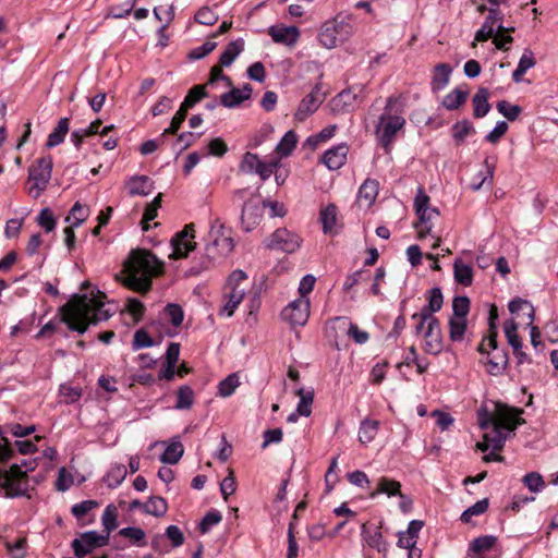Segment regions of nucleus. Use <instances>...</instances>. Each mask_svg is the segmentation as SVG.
Returning <instances> with one entry per match:
<instances>
[{"instance_id":"6e6552de","label":"nucleus","mask_w":558,"mask_h":558,"mask_svg":"<svg viewBox=\"0 0 558 558\" xmlns=\"http://www.w3.org/2000/svg\"><path fill=\"white\" fill-rule=\"evenodd\" d=\"M108 534H98L95 531L84 532L78 538L72 541V548L77 558H84L94 549L108 545Z\"/></svg>"},{"instance_id":"a211bd4d","label":"nucleus","mask_w":558,"mask_h":558,"mask_svg":"<svg viewBox=\"0 0 558 558\" xmlns=\"http://www.w3.org/2000/svg\"><path fill=\"white\" fill-rule=\"evenodd\" d=\"M359 102L357 94L351 88L344 89L336 95L331 101V110L335 113H343L352 111Z\"/></svg>"},{"instance_id":"e2e57ef3","label":"nucleus","mask_w":558,"mask_h":558,"mask_svg":"<svg viewBox=\"0 0 558 558\" xmlns=\"http://www.w3.org/2000/svg\"><path fill=\"white\" fill-rule=\"evenodd\" d=\"M37 223L46 231L50 232L56 228V219L49 208H43L37 216Z\"/></svg>"},{"instance_id":"a18cd8bd","label":"nucleus","mask_w":558,"mask_h":558,"mask_svg":"<svg viewBox=\"0 0 558 558\" xmlns=\"http://www.w3.org/2000/svg\"><path fill=\"white\" fill-rule=\"evenodd\" d=\"M117 517V508L112 505L107 506L102 513L101 521L105 534H108V537L110 536V533L118 527Z\"/></svg>"},{"instance_id":"ea45409f","label":"nucleus","mask_w":558,"mask_h":558,"mask_svg":"<svg viewBox=\"0 0 558 558\" xmlns=\"http://www.w3.org/2000/svg\"><path fill=\"white\" fill-rule=\"evenodd\" d=\"M119 535L129 538L133 544L142 547L146 545L145 531L136 526L123 527L119 531Z\"/></svg>"},{"instance_id":"dca6fc26","label":"nucleus","mask_w":558,"mask_h":558,"mask_svg":"<svg viewBox=\"0 0 558 558\" xmlns=\"http://www.w3.org/2000/svg\"><path fill=\"white\" fill-rule=\"evenodd\" d=\"M425 352L429 354H438L442 350V335L439 319H432L429 326L424 331Z\"/></svg>"},{"instance_id":"7c9ffc66","label":"nucleus","mask_w":558,"mask_h":558,"mask_svg":"<svg viewBox=\"0 0 558 558\" xmlns=\"http://www.w3.org/2000/svg\"><path fill=\"white\" fill-rule=\"evenodd\" d=\"M453 276L454 280L464 287H470L473 282L472 267L463 264L460 259H457L453 264Z\"/></svg>"},{"instance_id":"72a5a7b5","label":"nucleus","mask_w":558,"mask_h":558,"mask_svg":"<svg viewBox=\"0 0 558 558\" xmlns=\"http://www.w3.org/2000/svg\"><path fill=\"white\" fill-rule=\"evenodd\" d=\"M451 132H452V137L456 141V144L459 146L465 141V137L468 135L475 133V128L473 126L472 122H470L469 120H462V121L456 122L452 125Z\"/></svg>"},{"instance_id":"9d476101","label":"nucleus","mask_w":558,"mask_h":558,"mask_svg":"<svg viewBox=\"0 0 558 558\" xmlns=\"http://www.w3.org/2000/svg\"><path fill=\"white\" fill-rule=\"evenodd\" d=\"M281 316L292 326H304L310 317V300L296 299L290 302L282 310Z\"/></svg>"},{"instance_id":"423d86ee","label":"nucleus","mask_w":558,"mask_h":558,"mask_svg":"<svg viewBox=\"0 0 558 558\" xmlns=\"http://www.w3.org/2000/svg\"><path fill=\"white\" fill-rule=\"evenodd\" d=\"M336 17L333 21L326 22L319 34L318 40L326 48H333L339 43L347 40L353 33V27L344 19L341 21Z\"/></svg>"},{"instance_id":"5fc2aeb1","label":"nucleus","mask_w":558,"mask_h":558,"mask_svg":"<svg viewBox=\"0 0 558 558\" xmlns=\"http://www.w3.org/2000/svg\"><path fill=\"white\" fill-rule=\"evenodd\" d=\"M488 505L489 502L487 498L476 501L473 506L463 511L461 514V521L465 523L470 522L473 515H480L484 513L487 510Z\"/></svg>"},{"instance_id":"c03bdc74","label":"nucleus","mask_w":558,"mask_h":558,"mask_svg":"<svg viewBox=\"0 0 558 558\" xmlns=\"http://www.w3.org/2000/svg\"><path fill=\"white\" fill-rule=\"evenodd\" d=\"M320 221L323 223V231L325 233L331 232L337 221V207L333 204H329L326 208L320 211Z\"/></svg>"},{"instance_id":"7ed1b4c3","label":"nucleus","mask_w":558,"mask_h":558,"mask_svg":"<svg viewBox=\"0 0 558 558\" xmlns=\"http://www.w3.org/2000/svg\"><path fill=\"white\" fill-rule=\"evenodd\" d=\"M163 263L145 250H134L129 259L124 263L123 284L140 293L146 294L153 284V278L161 275Z\"/></svg>"},{"instance_id":"603ef678","label":"nucleus","mask_w":558,"mask_h":558,"mask_svg":"<svg viewBox=\"0 0 558 558\" xmlns=\"http://www.w3.org/2000/svg\"><path fill=\"white\" fill-rule=\"evenodd\" d=\"M125 310L133 317V322L136 324L142 319L146 308L140 300L129 298L125 303Z\"/></svg>"},{"instance_id":"58836bf2","label":"nucleus","mask_w":558,"mask_h":558,"mask_svg":"<svg viewBox=\"0 0 558 558\" xmlns=\"http://www.w3.org/2000/svg\"><path fill=\"white\" fill-rule=\"evenodd\" d=\"M497 537L493 535H485L476 537L470 544V550L476 555L489 551L496 544Z\"/></svg>"},{"instance_id":"338daca9","label":"nucleus","mask_w":558,"mask_h":558,"mask_svg":"<svg viewBox=\"0 0 558 558\" xmlns=\"http://www.w3.org/2000/svg\"><path fill=\"white\" fill-rule=\"evenodd\" d=\"M153 344H154V341L145 329H138L135 331L133 342H132L133 350L149 348Z\"/></svg>"},{"instance_id":"a878e982","label":"nucleus","mask_w":558,"mask_h":558,"mask_svg":"<svg viewBox=\"0 0 558 558\" xmlns=\"http://www.w3.org/2000/svg\"><path fill=\"white\" fill-rule=\"evenodd\" d=\"M400 482L390 477L383 476L378 480L377 487L369 494V497L375 498L379 494H386L388 497H393L400 495Z\"/></svg>"},{"instance_id":"0e129e2a","label":"nucleus","mask_w":558,"mask_h":558,"mask_svg":"<svg viewBox=\"0 0 558 558\" xmlns=\"http://www.w3.org/2000/svg\"><path fill=\"white\" fill-rule=\"evenodd\" d=\"M99 506L96 500H84L72 507L71 512L77 519H83L90 510Z\"/></svg>"},{"instance_id":"8fccbe9b","label":"nucleus","mask_w":558,"mask_h":558,"mask_svg":"<svg viewBox=\"0 0 558 558\" xmlns=\"http://www.w3.org/2000/svg\"><path fill=\"white\" fill-rule=\"evenodd\" d=\"M499 113H501L509 121H514L520 116L522 108L518 105H511L507 100H500L496 106Z\"/></svg>"},{"instance_id":"79ce46f5","label":"nucleus","mask_w":558,"mask_h":558,"mask_svg":"<svg viewBox=\"0 0 558 558\" xmlns=\"http://www.w3.org/2000/svg\"><path fill=\"white\" fill-rule=\"evenodd\" d=\"M207 96L208 93L206 90V85H195L189 90L186 97L184 98L181 105L190 109Z\"/></svg>"},{"instance_id":"13d9d810","label":"nucleus","mask_w":558,"mask_h":558,"mask_svg":"<svg viewBox=\"0 0 558 558\" xmlns=\"http://www.w3.org/2000/svg\"><path fill=\"white\" fill-rule=\"evenodd\" d=\"M452 317L465 318L470 311V299L468 296H456L452 301Z\"/></svg>"},{"instance_id":"4c0bfd02","label":"nucleus","mask_w":558,"mask_h":558,"mask_svg":"<svg viewBox=\"0 0 558 558\" xmlns=\"http://www.w3.org/2000/svg\"><path fill=\"white\" fill-rule=\"evenodd\" d=\"M378 426V421L364 420L360 426L359 440L362 444L371 442L377 435Z\"/></svg>"},{"instance_id":"3c124183","label":"nucleus","mask_w":558,"mask_h":558,"mask_svg":"<svg viewBox=\"0 0 558 558\" xmlns=\"http://www.w3.org/2000/svg\"><path fill=\"white\" fill-rule=\"evenodd\" d=\"M262 160L256 154L245 153L240 163V170L246 173H256Z\"/></svg>"},{"instance_id":"4d7b16f0","label":"nucleus","mask_w":558,"mask_h":558,"mask_svg":"<svg viewBox=\"0 0 558 558\" xmlns=\"http://www.w3.org/2000/svg\"><path fill=\"white\" fill-rule=\"evenodd\" d=\"M222 520V515L217 510L208 511L198 524L201 533L205 534L209 531L213 525L218 524Z\"/></svg>"},{"instance_id":"bf43d9fd","label":"nucleus","mask_w":558,"mask_h":558,"mask_svg":"<svg viewBox=\"0 0 558 558\" xmlns=\"http://www.w3.org/2000/svg\"><path fill=\"white\" fill-rule=\"evenodd\" d=\"M522 482L533 493L539 492L545 486L542 475L537 472L525 474Z\"/></svg>"},{"instance_id":"b1692460","label":"nucleus","mask_w":558,"mask_h":558,"mask_svg":"<svg viewBox=\"0 0 558 558\" xmlns=\"http://www.w3.org/2000/svg\"><path fill=\"white\" fill-rule=\"evenodd\" d=\"M489 92L485 87H480L476 94L472 98V102L474 106L473 116L476 119L485 117L489 110L490 105L488 102Z\"/></svg>"},{"instance_id":"473e14b6","label":"nucleus","mask_w":558,"mask_h":558,"mask_svg":"<svg viewBox=\"0 0 558 558\" xmlns=\"http://www.w3.org/2000/svg\"><path fill=\"white\" fill-rule=\"evenodd\" d=\"M128 471L124 464L118 463L111 466L106 476L104 477V482L110 488L118 487L126 477Z\"/></svg>"},{"instance_id":"20e7f679","label":"nucleus","mask_w":558,"mask_h":558,"mask_svg":"<svg viewBox=\"0 0 558 558\" xmlns=\"http://www.w3.org/2000/svg\"><path fill=\"white\" fill-rule=\"evenodd\" d=\"M52 165L51 157L47 156L37 159L28 168V183L31 185L27 187V193L32 197L38 198L46 190L51 178Z\"/></svg>"},{"instance_id":"412c9836","label":"nucleus","mask_w":558,"mask_h":558,"mask_svg":"<svg viewBox=\"0 0 558 558\" xmlns=\"http://www.w3.org/2000/svg\"><path fill=\"white\" fill-rule=\"evenodd\" d=\"M126 187L131 196H146L153 191L154 182L147 175H133L128 180Z\"/></svg>"},{"instance_id":"0eeeda50","label":"nucleus","mask_w":558,"mask_h":558,"mask_svg":"<svg viewBox=\"0 0 558 558\" xmlns=\"http://www.w3.org/2000/svg\"><path fill=\"white\" fill-rule=\"evenodd\" d=\"M209 235L213 240L206 246V255L210 259L227 256L233 251V239L225 233V226L219 219L213 223Z\"/></svg>"},{"instance_id":"39448f33","label":"nucleus","mask_w":558,"mask_h":558,"mask_svg":"<svg viewBox=\"0 0 558 558\" xmlns=\"http://www.w3.org/2000/svg\"><path fill=\"white\" fill-rule=\"evenodd\" d=\"M0 488L4 489L5 497L27 496L29 498L26 471H22L19 464L11 465L7 471L0 470Z\"/></svg>"},{"instance_id":"1a4fd4ad","label":"nucleus","mask_w":558,"mask_h":558,"mask_svg":"<svg viewBox=\"0 0 558 558\" xmlns=\"http://www.w3.org/2000/svg\"><path fill=\"white\" fill-rule=\"evenodd\" d=\"M301 238L286 228L277 229L267 240L266 247L291 254L299 250Z\"/></svg>"},{"instance_id":"4468645a","label":"nucleus","mask_w":558,"mask_h":558,"mask_svg":"<svg viewBox=\"0 0 558 558\" xmlns=\"http://www.w3.org/2000/svg\"><path fill=\"white\" fill-rule=\"evenodd\" d=\"M194 228L193 225H186L185 228L177 233L171 239V245L173 248L172 254L170 255L172 258H183L186 257L189 252L195 248L196 243L192 241L194 238Z\"/></svg>"},{"instance_id":"09e8293b","label":"nucleus","mask_w":558,"mask_h":558,"mask_svg":"<svg viewBox=\"0 0 558 558\" xmlns=\"http://www.w3.org/2000/svg\"><path fill=\"white\" fill-rule=\"evenodd\" d=\"M504 330H505V335L507 337L508 343L512 347L513 350H517L518 348H522V342L517 332L518 325L514 320H512V319L506 320L505 325H504Z\"/></svg>"},{"instance_id":"c85d7f7f","label":"nucleus","mask_w":558,"mask_h":558,"mask_svg":"<svg viewBox=\"0 0 558 558\" xmlns=\"http://www.w3.org/2000/svg\"><path fill=\"white\" fill-rule=\"evenodd\" d=\"M244 40L238 38L228 44L223 52L220 54L219 62L221 65L229 66L233 63L235 58L243 51Z\"/></svg>"},{"instance_id":"f8f14e48","label":"nucleus","mask_w":558,"mask_h":558,"mask_svg":"<svg viewBox=\"0 0 558 558\" xmlns=\"http://www.w3.org/2000/svg\"><path fill=\"white\" fill-rule=\"evenodd\" d=\"M405 124L404 118L384 113L379 118L378 133L383 146L387 147L391 144L396 133Z\"/></svg>"},{"instance_id":"aec40b11","label":"nucleus","mask_w":558,"mask_h":558,"mask_svg":"<svg viewBox=\"0 0 558 558\" xmlns=\"http://www.w3.org/2000/svg\"><path fill=\"white\" fill-rule=\"evenodd\" d=\"M262 208L251 201L245 202L241 214V223L243 229L246 232L253 230L259 223Z\"/></svg>"},{"instance_id":"49530a36","label":"nucleus","mask_w":558,"mask_h":558,"mask_svg":"<svg viewBox=\"0 0 558 558\" xmlns=\"http://www.w3.org/2000/svg\"><path fill=\"white\" fill-rule=\"evenodd\" d=\"M466 330L465 318L451 317L449 319V337L452 341H461Z\"/></svg>"},{"instance_id":"f704fd0d","label":"nucleus","mask_w":558,"mask_h":558,"mask_svg":"<svg viewBox=\"0 0 558 558\" xmlns=\"http://www.w3.org/2000/svg\"><path fill=\"white\" fill-rule=\"evenodd\" d=\"M298 143V137L294 131H288L276 147V151L280 157H288L292 154Z\"/></svg>"},{"instance_id":"864d4df0","label":"nucleus","mask_w":558,"mask_h":558,"mask_svg":"<svg viewBox=\"0 0 558 558\" xmlns=\"http://www.w3.org/2000/svg\"><path fill=\"white\" fill-rule=\"evenodd\" d=\"M497 330H488V335L482 340V342L478 344L477 351L481 354H490V351H497L498 343H497Z\"/></svg>"},{"instance_id":"cd10ccee","label":"nucleus","mask_w":558,"mask_h":558,"mask_svg":"<svg viewBox=\"0 0 558 558\" xmlns=\"http://www.w3.org/2000/svg\"><path fill=\"white\" fill-rule=\"evenodd\" d=\"M468 97L469 89L457 87L451 93L445 96V98L442 99V106L447 110H457L466 101Z\"/></svg>"},{"instance_id":"f257e3e1","label":"nucleus","mask_w":558,"mask_h":558,"mask_svg":"<svg viewBox=\"0 0 558 558\" xmlns=\"http://www.w3.org/2000/svg\"><path fill=\"white\" fill-rule=\"evenodd\" d=\"M522 409L511 408L497 403L494 413L482 411L478 413V425L485 430L483 441L476 444V448L483 452L489 448L499 451L504 448L508 435L502 430L514 432L518 426L525 423L521 417Z\"/></svg>"},{"instance_id":"2eb2a0df","label":"nucleus","mask_w":558,"mask_h":558,"mask_svg":"<svg viewBox=\"0 0 558 558\" xmlns=\"http://www.w3.org/2000/svg\"><path fill=\"white\" fill-rule=\"evenodd\" d=\"M383 522L379 525L365 522L361 526V536L363 541L372 548L377 549L379 553L386 554L388 551V543L384 539L380 531Z\"/></svg>"},{"instance_id":"2f4dec72","label":"nucleus","mask_w":558,"mask_h":558,"mask_svg":"<svg viewBox=\"0 0 558 558\" xmlns=\"http://www.w3.org/2000/svg\"><path fill=\"white\" fill-rule=\"evenodd\" d=\"M167 510L168 504L166 499L160 496H151L144 505V512L156 518L163 517Z\"/></svg>"},{"instance_id":"f3484780","label":"nucleus","mask_w":558,"mask_h":558,"mask_svg":"<svg viewBox=\"0 0 558 558\" xmlns=\"http://www.w3.org/2000/svg\"><path fill=\"white\" fill-rule=\"evenodd\" d=\"M268 34L277 44L294 46L300 37L296 26L274 25L268 28Z\"/></svg>"},{"instance_id":"37998d69","label":"nucleus","mask_w":558,"mask_h":558,"mask_svg":"<svg viewBox=\"0 0 558 558\" xmlns=\"http://www.w3.org/2000/svg\"><path fill=\"white\" fill-rule=\"evenodd\" d=\"M189 109L183 105L180 106L179 110L173 116L169 128H167L160 135V140L163 141L168 134H177L182 123L185 121Z\"/></svg>"},{"instance_id":"6e6d98bb","label":"nucleus","mask_w":558,"mask_h":558,"mask_svg":"<svg viewBox=\"0 0 558 558\" xmlns=\"http://www.w3.org/2000/svg\"><path fill=\"white\" fill-rule=\"evenodd\" d=\"M194 19L199 24L210 26L218 21L219 16L211 8L203 7L195 13Z\"/></svg>"},{"instance_id":"69168bd1","label":"nucleus","mask_w":558,"mask_h":558,"mask_svg":"<svg viewBox=\"0 0 558 558\" xmlns=\"http://www.w3.org/2000/svg\"><path fill=\"white\" fill-rule=\"evenodd\" d=\"M243 295L244 290H239L236 287L232 288V291L229 294V300L223 307V311L227 312V316H231L233 314L236 306L241 303Z\"/></svg>"},{"instance_id":"c9c22d12","label":"nucleus","mask_w":558,"mask_h":558,"mask_svg":"<svg viewBox=\"0 0 558 558\" xmlns=\"http://www.w3.org/2000/svg\"><path fill=\"white\" fill-rule=\"evenodd\" d=\"M194 398L193 389L187 385H183L179 387L177 391V403L174 408L178 410H189L194 403Z\"/></svg>"},{"instance_id":"e433bc0d","label":"nucleus","mask_w":558,"mask_h":558,"mask_svg":"<svg viewBox=\"0 0 558 558\" xmlns=\"http://www.w3.org/2000/svg\"><path fill=\"white\" fill-rule=\"evenodd\" d=\"M184 449L180 441L171 442L163 453L160 456V461L167 464H175L183 456Z\"/></svg>"},{"instance_id":"052dcab7","label":"nucleus","mask_w":558,"mask_h":558,"mask_svg":"<svg viewBox=\"0 0 558 558\" xmlns=\"http://www.w3.org/2000/svg\"><path fill=\"white\" fill-rule=\"evenodd\" d=\"M298 395L300 396V402L298 404V413L303 416H310L312 413V403H313V392H307L306 395L303 392V389L298 390Z\"/></svg>"},{"instance_id":"9b49d317","label":"nucleus","mask_w":558,"mask_h":558,"mask_svg":"<svg viewBox=\"0 0 558 558\" xmlns=\"http://www.w3.org/2000/svg\"><path fill=\"white\" fill-rule=\"evenodd\" d=\"M429 196L422 187H420L414 199V207L420 219V222L415 225V228L418 230V239L421 240L432 231V225H429L430 216H427Z\"/></svg>"},{"instance_id":"6ab92c4d","label":"nucleus","mask_w":558,"mask_h":558,"mask_svg":"<svg viewBox=\"0 0 558 558\" xmlns=\"http://www.w3.org/2000/svg\"><path fill=\"white\" fill-rule=\"evenodd\" d=\"M349 147L347 144L333 146L322 156V162L329 170H338L345 163Z\"/></svg>"},{"instance_id":"de8ad7c7","label":"nucleus","mask_w":558,"mask_h":558,"mask_svg":"<svg viewBox=\"0 0 558 558\" xmlns=\"http://www.w3.org/2000/svg\"><path fill=\"white\" fill-rule=\"evenodd\" d=\"M240 385L239 376L235 373L228 375L223 380H221L218 385L219 396L227 398L230 397L236 387Z\"/></svg>"},{"instance_id":"ddd939ff","label":"nucleus","mask_w":558,"mask_h":558,"mask_svg":"<svg viewBox=\"0 0 558 558\" xmlns=\"http://www.w3.org/2000/svg\"><path fill=\"white\" fill-rule=\"evenodd\" d=\"M325 93L322 90V86L316 84L312 92L306 95L299 104L298 110L294 113V118L302 122L308 116L313 114L325 100Z\"/></svg>"},{"instance_id":"774afa93","label":"nucleus","mask_w":558,"mask_h":558,"mask_svg":"<svg viewBox=\"0 0 558 558\" xmlns=\"http://www.w3.org/2000/svg\"><path fill=\"white\" fill-rule=\"evenodd\" d=\"M165 311H166L171 324L174 327H179L182 324L184 314H183V310L180 305L170 303L166 306Z\"/></svg>"},{"instance_id":"bb28decb","label":"nucleus","mask_w":558,"mask_h":558,"mask_svg":"<svg viewBox=\"0 0 558 558\" xmlns=\"http://www.w3.org/2000/svg\"><path fill=\"white\" fill-rule=\"evenodd\" d=\"M427 301L428 303L424 305L423 308L421 310L422 312H424V319H426V315L435 316L434 314L440 311L444 303V296L440 288H432L428 291Z\"/></svg>"},{"instance_id":"f03ea898","label":"nucleus","mask_w":558,"mask_h":558,"mask_svg":"<svg viewBox=\"0 0 558 558\" xmlns=\"http://www.w3.org/2000/svg\"><path fill=\"white\" fill-rule=\"evenodd\" d=\"M87 294H74L71 300L60 307L61 322L68 325L70 330L81 335L85 333L90 325L107 320L111 314L104 310L106 294L99 290Z\"/></svg>"},{"instance_id":"5701e85b","label":"nucleus","mask_w":558,"mask_h":558,"mask_svg":"<svg viewBox=\"0 0 558 558\" xmlns=\"http://www.w3.org/2000/svg\"><path fill=\"white\" fill-rule=\"evenodd\" d=\"M494 354L492 357H487L486 365H487V372L493 376H498L502 374V372L508 366L509 356L508 352L505 350L493 351Z\"/></svg>"},{"instance_id":"393cba45","label":"nucleus","mask_w":558,"mask_h":558,"mask_svg":"<svg viewBox=\"0 0 558 558\" xmlns=\"http://www.w3.org/2000/svg\"><path fill=\"white\" fill-rule=\"evenodd\" d=\"M451 72L452 68L448 63H439L435 66L432 78L433 92L441 90L448 85Z\"/></svg>"},{"instance_id":"680f3d73","label":"nucleus","mask_w":558,"mask_h":558,"mask_svg":"<svg viewBox=\"0 0 558 558\" xmlns=\"http://www.w3.org/2000/svg\"><path fill=\"white\" fill-rule=\"evenodd\" d=\"M523 308L529 310V314H527L529 318H530L529 324H532L534 320V308L530 302L518 298V299L511 300L508 304V310L511 314H517Z\"/></svg>"},{"instance_id":"a19ab883","label":"nucleus","mask_w":558,"mask_h":558,"mask_svg":"<svg viewBox=\"0 0 558 558\" xmlns=\"http://www.w3.org/2000/svg\"><path fill=\"white\" fill-rule=\"evenodd\" d=\"M247 99V95H242L240 88H232L220 96V104L227 108H234Z\"/></svg>"},{"instance_id":"4be33fe9","label":"nucleus","mask_w":558,"mask_h":558,"mask_svg":"<svg viewBox=\"0 0 558 558\" xmlns=\"http://www.w3.org/2000/svg\"><path fill=\"white\" fill-rule=\"evenodd\" d=\"M379 184L376 180L366 179L357 193V202L361 206L371 207L378 195Z\"/></svg>"},{"instance_id":"c756f323","label":"nucleus","mask_w":558,"mask_h":558,"mask_svg":"<svg viewBox=\"0 0 558 558\" xmlns=\"http://www.w3.org/2000/svg\"><path fill=\"white\" fill-rule=\"evenodd\" d=\"M69 118H62L59 120L57 126L53 129V131L49 134L46 146L48 148L56 147L60 145L63 141L65 135L69 132Z\"/></svg>"}]
</instances>
